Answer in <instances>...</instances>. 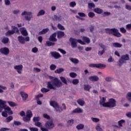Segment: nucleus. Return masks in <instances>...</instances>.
I'll use <instances>...</instances> for the list:
<instances>
[{
  "label": "nucleus",
  "mask_w": 131,
  "mask_h": 131,
  "mask_svg": "<svg viewBox=\"0 0 131 131\" xmlns=\"http://www.w3.org/2000/svg\"><path fill=\"white\" fill-rule=\"evenodd\" d=\"M96 129L97 131H103V129L100 127L99 125H97V126L96 127Z\"/></svg>",
  "instance_id": "60"
},
{
  "label": "nucleus",
  "mask_w": 131,
  "mask_h": 131,
  "mask_svg": "<svg viewBox=\"0 0 131 131\" xmlns=\"http://www.w3.org/2000/svg\"><path fill=\"white\" fill-rule=\"evenodd\" d=\"M70 60L72 63H74V64H78L79 63V60L76 58H70Z\"/></svg>",
  "instance_id": "28"
},
{
  "label": "nucleus",
  "mask_w": 131,
  "mask_h": 131,
  "mask_svg": "<svg viewBox=\"0 0 131 131\" xmlns=\"http://www.w3.org/2000/svg\"><path fill=\"white\" fill-rule=\"evenodd\" d=\"M100 101H99V104L101 106H103V107H106L104 105H105L106 103L105 102H106V99L105 97H100Z\"/></svg>",
  "instance_id": "18"
},
{
  "label": "nucleus",
  "mask_w": 131,
  "mask_h": 131,
  "mask_svg": "<svg viewBox=\"0 0 131 131\" xmlns=\"http://www.w3.org/2000/svg\"><path fill=\"white\" fill-rule=\"evenodd\" d=\"M60 79L61 81H60L58 78H55L52 79L51 81L48 82L47 88L50 89V90H57V88H61L63 85V83L66 84V85H68V83L67 82V80L66 78L64 77H60Z\"/></svg>",
  "instance_id": "1"
},
{
  "label": "nucleus",
  "mask_w": 131,
  "mask_h": 131,
  "mask_svg": "<svg viewBox=\"0 0 131 131\" xmlns=\"http://www.w3.org/2000/svg\"><path fill=\"white\" fill-rule=\"evenodd\" d=\"M125 9L128 10L129 11L131 10V6L128 5H125Z\"/></svg>",
  "instance_id": "64"
},
{
  "label": "nucleus",
  "mask_w": 131,
  "mask_h": 131,
  "mask_svg": "<svg viewBox=\"0 0 131 131\" xmlns=\"http://www.w3.org/2000/svg\"><path fill=\"white\" fill-rule=\"evenodd\" d=\"M105 33L107 34H113L114 36L117 37H120L121 36V34L119 33V31L117 29L112 28V29H105Z\"/></svg>",
  "instance_id": "2"
},
{
  "label": "nucleus",
  "mask_w": 131,
  "mask_h": 131,
  "mask_svg": "<svg viewBox=\"0 0 131 131\" xmlns=\"http://www.w3.org/2000/svg\"><path fill=\"white\" fill-rule=\"evenodd\" d=\"M50 89H46V88H42L41 89V92L42 93H48L49 92H50Z\"/></svg>",
  "instance_id": "52"
},
{
  "label": "nucleus",
  "mask_w": 131,
  "mask_h": 131,
  "mask_svg": "<svg viewBox=\"0 0 131 131\" xmlns=\"http://www.w3.org/2000/svg\"><path fill=\"white\" fill-rule=\"evenodd\" d=\"M63 71H64V69L63 68H60L55 71V73H58V74H60V73H62Z\"/></svg>",
  "instance_id": "39"
},
{
  "label": "nucleus",
  "mask_w": 131,
  "mask_h": 131,
  "mask_svg": "<svg viewBox=\"0 0 131 131\" xmlns=\"http://www.w3.org/2000/svg\"><path fill=\"white\" fill-rule=\"evenodd\" d=\"M43 116L44 118H46V119H51L50 116L47 114H43Z\"/></svg>",
  "instance_id": "58"
},
{
  "label": "nucleus",
  "mask_w": 131,
  "mask_h": 131,
  "mask_svg": "<svg viewBox=\"0 0 131 131\" xmlns=\"http://www.w3.org/2000/svg\"><path fill=\"white\" fill-rule=\"evenodd\" d=\"M83 40H84L85 42H86V43H90V42H91V40L89 37H83Z\"/></svg>",
  "instance_id": "40"
},
{
  "label": "nucleus",
  "mask_w": 131,
  "mask_h": 131,
  "mask_svg": "<svg viewBox=\"0 0 131 131\" xmlns=\"http://www.w3.org/2000/svg\"><path fill=\"white\" fill-rule=\"evenodd\" d=\"M56 36H57V33L55 32L50 36L49 38V40L50 41H53V42L57 41V38H56Z\"/></svg>",
  "instance_id": "14"
},
{
  "label": "nucleus",
  "mask_w": 131,
  "mask_h": 131,
  "mask_svg": "<svg viewBox=\"0 0 131 131\" xmlns=\"http://www.w3.org/2000/svg\"><path fill=\"white\" fill-rule=\"evenodd\" d=\"M77 103L80 105V106H83L84 105V101L83 100L79 99L77 100Z\"/></svg>",
  "instance_id": "34"
},
{
  "label": "nucleus",
  "mask_w": 131,
  "mask_h": 131,
  "mask_svg": "<svg viewBox=\"0 0 131 131\" xmlns=\"http://www.w3.org/2000/svg\"><path fill=\"white\" fill-rule=\"evenodd\" d=\"M15 33V31L12 30H8V32H7L5 34V35L6 36H10V35H12V34H14Z\"/></svg>",
  "instance_id": "27"
},
{
  "label": "nucleus",
  "mask_w": 131,
  "mask_h": 131,
  "mask_svg": "<svg viewBox=\"0 0 131 131\" xmlns=\"http://www.w3.org/2000/svg\"><path fill=\"white\" fill-rule=\"evenodd\" d=\"M73 123H74V120L73 119L69 120L68 121V126H71Z\"/></svg>",
  "instance_id": "42"
},
{
  "label": "nucleus",
  "mask_w": 131,
  "mask_h": 131,
  "mask_svg": "<svg viewBox=\"0 0 131 131\" xmlns=\"http://www.w3.org/2000/svg\"><path fill=\"white\" fill-rule=\"evenodd\" d=\"M96 5L94 3H89L88 4V8L89 9H92V8H95Z\"/></svg>",
  "instance_id": "50"
},
{
  "label": "nucleus",
  "mask_w": 131,
  "mask_h": 131,
  "mask_svg": "<svg viewBox=\"0 0 131 131\" xmlns=\"http://www.w3.org/2000/svg\"><path fill=\"white\" fill-rule=\"evenodd\" d=\"M58 51L60 52V53H61V54H62L63 55L66 54V51H65V50H64L62 49L58 48Z\"/></svg>",
  "instance_id": "56"
},
{
  "label": "nucleus",
  "mask_w": 131,
  "mask_h": 131,
  "mask_svg": "<svg viewBox=\"0 0 131 131\" xmlns=\"http://www.w3.org/2000/svg\"><path fill=\"white\" fill-rule=\"evenodd\" d=\"M104 106L108 108H113L114 107H116V100L113 98L110 99L108 102H106Z\"/></svg>",
  "instance_id": "6"
},
{
  "label": "nucleus",
  "mask_w": 131,
  "mask_h": 131,
  "mask_svg": "<svg viewBox=\"0 0 131 131\" xmlns=\"http://www.w3.org/2000/svg\"><path fill=\"white\" fill-rule=\"evenodd\" d=\"M35 125H36V126H38V127H40V128H41V127H42V124H41V123H40V122H35Z\"/></svg>",
  "instance_id": "49"
},
{
  "label": "nucleus",
  "mask_w": 131,
  "mask_h": 131,
  "mask_svg": "<svg viewBox=\"0 0 131 131\" xmlns=\"http://www.w3.org/2000/svg\"><path fill=\"white\" fill-rule=\"evenodd\" d=\"M56 68H57V66L54 64H52L50 67V70H55Z\"/></svg>",
  "instance_id": "53"
},
{
  "label": "nucleus",
  "mask_w": 131,
  "mask_h": 131,
  "mask_svg": "<svg viewBox=\"0 0 131 131\" xmlns=\"http://www.w3.org/2000/svg\"><path fill=\"white\" fill-rule=\"evenodd\" d=\"M57 27L59 30H65V28L61 24H58L57 25Z\"/></svg>",
  "instance_id": "44"
},
{
  "label": "nucleus",
  "mask_w": 131,
  "mask_h": 131,
  "mask_svg": "<svg viewBox=\"0 0 131 131\" xmlns=\"http://www.w3.org/2000/svg\"><path fill=\"white\" fill-rule=\"evenodd\" d=\"M4 109L5 110V112L8 113L10 111L11 108L9 106H7V105H6V101L0 99V113L3 112V110H4Z\"/></svg>",
  "instance_id": "4"
},
{
  "label": "nucleus",
  "mask_w": 131,
  "mask_h": 131,
  "mask_svg": "<svg viewBox=\"0 0 131 131\" xmlns=\"http://www.w3.org/2000/svg\"><path fill=\"white\" fill-rule=\"evenodd\" d=\"M32 52L33 53H37V52H38V49H37L36 47H34L32 48Z\"/></svg>",
  "instance_id": "59"
},
{
  "label": "nucleus",
  "mask_w": 131,
  "mask_h": 131,
  "mask_svg": "<svg viewBox=\"0 0 131 131\" xmlns=\"http://www.w3.org/2000/svg\"><path fill=\"white\" fill-rule=\"evenodd\" d=\"M46 14V11L44 10H40L37 14V17H39V16H42Z\"/></svg>",
  "instance_id": "30"
},
{
  "label": "nucleus",
  "mask_w": 131,
  "mask_h": 131,
  "mask_svg": "<svg viewBox=\"0 0 131 131\" xmlns=\"http://www.w3.org/2000/svg\"><path fill=\"white\" fill-rule=\"evenodd\" d=\"M13 119V116H9L8 117L6 118V121L7 122H10L12 121V120Z\"/></svg>",
  "instance_id": "51"
},
{
  "label": "nucleus",
  "mask_w": 131,
  "mask_h": 131,
  "mask_svg": "<svg viewBox=\"0 0 131 131\" xmlns=\"http://www.w3.org/2000/svg\"><path fill=\"white\" fill-rule=\"evenodd\" d=\"M92 121L94 122H99L100 121V119L97 118H92Z\"/></svg>",
  "instance_id": "57"
},
{
  "label": "nucleus",
  "mask_w": 131,
  "mask_h": 131,
  "mask_svg": "<svg viewBox=\"0 0 131 131\" xmlns=\"http://www.w3.org/2000/svg\"><path fill=\"white\" fill-rule=\"evenodd\" d=\"M0 53L1 54H4V55H6L7 56L9 55L10 53V50H9V48L7 47L2 48L0 49Z\"/></svg>",
  "instance_id": "12"
},
{
  "label": "nucleus",
  "mask_w": 131,
  "mask_h": 131,
  "mask_svg": "<svg viewBox=\"0 0 131 131\" xmlns=\"http://www.w3.org/2000/svg\"><path fill=\"white\" fill-rule=\"evenodd\" d=\"M14 69L16 70L17 72H18L19 74H21V73H22V70L23 69V66L21 64L15 66H14Z\"/></svg>",
  "instance_id": "13"
},
{
  "label": "nucleus",
  "mask_w": 131,
  "mask_h": 131,
  "mask_svg": "<svg viewBox=\"0 0 131 131\" xmlns=\"http://www.w3.org/2000/svg\"><path fill=\"white\" fill-rule=\"evenodd\" d=\"M121 58L123 60L128 61L129 60V56L128 54L124 55L121 56Z\"/></svg>",
  "instance_id": "26"
},
{
  "label": "nucleus",
  "mask_w": 131,
  "mask_h": 131,
  "mask_svg": "<svg viewBox=\"0 0 131 131\" xmlns=\"http://www.w3.org/2000/svg\"><path fill=\"white\" fill-rule=\"evenodd\" d=\"M123 63H124V60L122 59V58H121L119 60V61L118 62V65L120 67H121V66H122V64H123Z\"/></svg>",
  "instance_id": "37"
},
{
  "label": "nucleus",
  "mask_w": 131,
  "mask_h": 131,
  "mask_svg": "<svg viewBox=\"0 0 131 131\" xmlns=\"http://www.w3.org/2000/svg\"><path fill=\"white\" fill-rule=\"evenodd\" d=\"M50 29L49 28L43 29L42 31H40L38 33L39 35H42V34H46Z\"/></svg>",
  "instance_id": "24"
},
{
  "label": "nucleus",
  "mask_w": 131,
  "mask_h": 131,
  "mask_svg": "<svg viewBox=\"0 0 131 131\" xmlns=\"http://www.w3.org/2000/svg\"><path fill=\"white\" fill-rule=\"evenodd\" d=\"M70 77H72V78H75V77L77 76V74L74 72H72L70 73Z\"/></svg>",
  "instance_id": "45"
},
{
  "label": "nucleus",
  "mask_w": 131,
  "mask_h": 131,
  "mask_svg": "<svg viewBox=\"0 0 131 131\" xmlns=\"http://www.w3.org/2000/svg\"><path fill=\"white\" fill-rule=\"evenodd\" d=\"M89 79L91 80V81H99V77L96 75L91 76L89 77Z\"/></svg>",
  "instance_id": "19"
},
{
  "label": "nucleus",
  "mask_w": 131,
  "mask_h": 131,
  "mask_svg": "<svg viewBox=\"0 0 131 131\" xmlns=\"http://www.w3.org/2000/svg\"><path fill=\"white\" fill-rule=\"evenodd\" d=\"M11 28H12V30H13L14 31V33L15 32H16V33H18L19 34L20 32H19V29H18V28H17V27L15 26H12Z\"/></svg>",
  "instance_id": "36"
},
{
  "label": "nucleus",
  "mask_w": 131,
  "mask_h": 131,
  "mask_svg": "<svg viewBox=\"0 0 131 131\" xmlns=\"http://www.w3.org/2000/svg\"><path fill=\"white\" fill-rule=\"evenodd\" d=\"M53 20L54 21H61V17L60 16H58L56 15H54Z\"/></svg>",
  "instance_id": "32"
},
{
  "label": "nucleus",
  "mask_w": 131,
  "mask_h": 131,
  "mask_svg": "<svg viewBox=\"0 0 131 131\" xmlns=\"http://www.w3.org/2000/svg\"><path fill=\"white\" fill-rule=\"evenodd\" d=\"M104 53H105V50L99 51L98 52V55H99V56H102Z\"/></svg>",
  "instance_id": "62"
},
{
  "label": "nucleus",
  "mask_w": 131,
  "mask_h": 131,
  "mask_svg": "<svg viewBox=\"0 0 131 131\" xmlns=\"http://www.w3.org/2000/svg\"><path fill=\"white\" fill-rule=\"evenodd\" d=\"M55 43L54 42H52L49 41L46 42V46L48 47H52V46H55Z\"/></svg>",
  "instance_id": "43"
},
{
  "label": "nucleus",
  "mask_w": 131,
  "mask_h": 131,
  "mask_svg": "<svg viewBox=\"0 0 131 131\" xmlns=\"http://www.w3.org/2000/svg\"><path fill=\"white\" fill-rule=\"evenodd\" d=\"M93 11L97 14H102L103 12V9L99 8H95Z\"/></svg>",
  "instance_id": "23"
},
{
  "label": "nucleus",
  "mask_w": 131,
  "mask_h": 131,
  "mask_svg": "<svg viewBox=\"0 0 131 131\" xmlns=\"http://www.w3.org/2000/svg\"><path fill=\"white\" fill-rule=\"evenodd\" d=\"M89 67H91L92 68H98V69H104L106 68V64H104L103 63H97V64H90L89 65Z\"/></svg>",
  "instance_id": "8"
},
{
  "label": "nucleus",
  "mask_w": 131,
  "mask_h": 131,
  "mask_svg": "<svg viewBox=\"0 0 131 131\" xmlns=\"http://www.w3.org/2000/svg\"><path fill=\"white\" fill-rule=\"evenodd\" d=\"M91 87L89 84L84 85V91H87V92H90V90H91Z\"/></svg>",
  "instance_id": "35"
},
{
  "label": "nucleus",
  "mask_w": 131,
  "mask_h": 131,
  "mask_svg": "<svg viewBox=\"0 0 131 131\" xmlns=\"http://www.w3.org/2000/svg\"><path fill=\"white\" fill-rule=\"evenodd\" d=\"M51 56L54 57L55 59H59V58H61V55L59 54V53L56 52H51L50 53Z\"/></svg>",
  "instance_id": "15"
},
{
  "label": "nucleus",
  "mask_w": 131,
  "mask_h": 131,
  "mask_svg": "<svg viewBox=\"0 0 131 131\" xmlns=\"http://www.w3.org/2000/svg\"><path fill=\"white\" fill-rule=\"evenodd\" d=\"M83 112V111L82 110V109L79 108V107H77V108L74 110L72 111V113H82Z\"/></svg>",
  "instance_id": "22"
},
{
  "label": "nucleus",
  "mask_w": 131,
  "mask_h": 131,
  "mask_svg": "<svg viewBox=\"0 0 131 131\" xmlns=\"http://www.w3.org/2000/svg\"><path fill=\"white\" fill-rule=\"evenodd\" d=\"M124 122H125V121L124 120H121L118 122V125L121 127H122V123H124Z\"/></svg>",
  "instance_id": "54"
},
{
  "label": "nucleus",
  "mask_w": 131,
  "mask_h": 131,
  "mask_svg": "<svg viewBox=\"0 0 131 131\" xmlns=\"http://www.w3.org/2000/svg\"><path fill=\"white\" fill-rule=\"evenodd\" d=\"M31 15H32V12H27L26 11H25L21 13V16H25V18L27 21H30V20H31V18H32V17L28 16H31Z\"/></svg>",
  "instance_id": "9"
},
{
  "label": "nucleus",
  "mask_w": 131,
  "mask_h": 131,
  "mask_svg": "<svg viewBox=\"0 0 131 131\" xmlns=\"http://www.w3.org/2000/svg\"><path fill=\"white\" fill-rule=\"evenodd\" d=\"M78 15L80 16V17H85L86 15L83 12H79L78 13Z\"/></svg>",
  "instance_id": "61"
},
{
  "label": "nucleus",
  "mask_w": 131,
  "mask_h": 131,
  "mask_svg": "<svg viewBox=\"0 0 131 131\" xmlns=\"http://www.w3.org/2000/svg\"><path fill=\"white\" fill-rule=\"evenodd\" d=\"M50 106H52V107H53L54 108V111L56 112H58V113H61L62 111H63V108L62 107H60V105H59V103L55 101H50Z\"/></svg>",
  "instance_id": "3"
},
{
  "label": "nucleus",
  "mask_w": 131,
  "mask_h": 131,
  "mask_svg": "<svg viewBox=\"0 0 131 131\" xmlns=\"http://www.w3.org/2000/svg\"><path fill=\"white\" fill-rule=\"evenodd\" d=\"M20 94L23 101H26L28 99V94H26L25 92L21 91L20 92Z\"/></svg>",
  "instance_id": "17"
},
{
  "label": "nucleus",
  "mask_w": 131,
  "mask_h": 131,
  "mask_svg": "<svg viewBox=\"0 0 131 131\" xmlns=\"http://www.w3.org/2000/svg\"><path fill=\"white\" fill-rule=\"evenodd\" d=\"M99 46L101 49H102L103 51H107V47L104 45V44L100 43L99 44Z\"/></svg>",
  "instance_id": "33"
},
{
  "label": "nucleus",
  "mask_w": 131,
  "mask_h": 131,
  "mask_svg": "<svg viewBox=\"0 0 131 131\" xmlns=\"http://www.w3.org/2000/svg\"><path fill=\"white\" fill-rule=\"evenodd\" d=\"M19 31L24 36H27L28 35V33L27 32V30H26V28L24 27L20 28L19 29Z\"/></svg>",
  "instance_id": "16"
},
{
  "label": "nucleus",
  "mask_w": 131,
  "mask_h": 131,
  "mask_svg": "<svg viewBox=\"0 0 131 131\" xmlns=\"http://www.w3.org/2000/svg\"><path fill=\"white\" fill-rule=\"evenodd\" d=\"M8 103L11 107H15V106H17V104L12 101H8Z\"/></svg>",
  "instance_id": "46"
},
{
  "label": "nucleus",
  "mask_w": 131,
  "mask_h": 131,
  "mask_svg": "<svg viewBox=\"0 0 131 131\" xmlns=\"http://www.w3.org/2000/svg\"><path fill=\"white\" fill-rule=\"evenodd\" d=\"M76 128H77V129H78V130H80V129H83V128H84V125H83V124H79L76 126Z\"/></svg>",
  "instance_id": "29"
},
{
  "label": "nucleus",
  "mask_w": 131,
  "mask_h": 131,
  "mask_svg": "<svg viewBox=\"0 0 131 131\" xmlns=\"http://www.w3.org/2000/svg\"><path fill=\"white\" fill-rule=\"evenodd\" d=\"M40 120V118L39 117H34L33 119L34 122H38Z\"/></svg>",
  "instance_id": "47"
},
{
  "label": "nucleus",
  "mask_w": 131,
  "mask_h": 131,
  "mask_svg": "<svg viewBox=\"0 0 131 131\" xmlns=\"http://www.w3.org/2000/svg\"><path fill=\"white\" fill-rule=\"evenodd\" d=\"M2 42L3 43H8L9 42V38L8 37H4L2 40Z\"/></svg>",
  "instance_id": "41"
},
{
  "label": "nucleus",
  "mask_w": 131,
  "mask_h": 131,
  "mask_svg": "<svg viewBox=\"0 0 131 131\" xmlns=\"http://www.w3.org/2000/svg\"><path fill=\"white\" fill-rule=\"evenodd\" d=\"M55 33H56V35L57 34V38H62V37L65 35V33L62 31H57Z\"/></svg>",
  "instance_id": "20"
},
{
  "label": "nucleus",
  "mask_w": 131,
  "mask_h": 131,
  "mask_svg": "<svg viewBox=\"0 0 131 131\" xmlns=\"http://www.w3.org/2000/svg\"><path fill=\"white\" fill-rule=\"evenodd\" d=\"M17 38L20 43H22L23 45L25 43V38H24V37L23 36H19Z\"/></svg>",
  "instance_id": "21"
},
{
  "label": "nucleus",
  "mask_w": 131,
  "mask_h": 131,
  "mask_svg": "<svg viewBox=\"0 0 131 131\" xmlns=\"http://www.w3.org/2000/svg\"><path fill=\"white\" fill-rule=\"evenodd\" d=\"M112 78L111 77H106L105 78V80H106L107 82H110V81H112Z\"/></svg>",
  "instance_id": "55"
},
{
  "label": "nucleus",
  "mask_w": 131,
  "mask_h": 131,
  "mask_svg": "<svg viewBox=\"0 0 131 131\" xmlns=\"http://www.w3.org/2000/svg\"><path fill=\"white\" fill-rule=\"evenodd\" d=\"M72 83L74 84V85H77L79 83V80L78 79H74L72 81Z\"/></svg>",
  "instance_id": "31"
},
{
  "label": "nucleus",
  "mask_w": 131,
  "mask_h": 131,
  "mask_svg": "<svg viewBox=\"0 0 131 131\" xmlns=\"http://www.w3.org/2000/svg\"><path fill=\"white\" fill-rule=\"evenodd\" d=\"M113 45V47H114V48H122V45L120 44V43L119 42H114L112 43Z\"/></svg>",
  "instance_id": "25"
},
{
  "label": "nucleus",
  "mask_w": 131,
  "mask_h": 131,
  "mask_svg": "<svg viewBox=\"0 0 131 131\" xmlns=\"http://www.w3.org/2000/svg\"><path fill=\"white\" fill-rule=\"evenodd\" d=\"M30 130L31 131H38V128L36 127H30Z\"/></svg>",
  "instance_id": "63"
},
{
  "label": "nucleus",
  "mask_w": 131,
  "mask_h": 131,
  "mask_svg": "<svg viewBox=\"0 0 131 131\" xmlns=\"http://www.w3.org/2000/svg\"><path fill=\"white\" fill-rule=\"evenodd\" d=\"M95 13L93 12H90L88 13V16L90 18H94V17H95Z\"/></svg>",
  "instance_id": "48"
},
{
  "label": "nucleus",
  "mask_w": 131,
  "mask_h": 131,
  "mask_svg": "<svg viewBox=\"0 0 131 131\" xmlns=\"http://www.w3.org/2000/svg\"><path fill=\"white\" fill-rule=\"evenodd\" d=\"M33 116L32 112L30 110H28L26 113V116L23 118V120L25 122H29L31 119V117Z\"/></svg>",
  "instance_id": "7"
},
{
  "label": "nucleus",
  "mask_w": 131,
  "mask_h": 131,
  "mask_svg": "<svg viewBox=\"0 0 131 131\" xmlns=\"http://www.w3.org/2000/svg\"><path fill=\"white\" fill-rule=\"evenodd\" d=\"M45 127L49 129H53L55 127V124L53 121H48L45 123Z\"/></svg>",
  "instance_id": "10"
},
{
  "label": "nucleus",
  "mask_w": 131,
  "mask_h": 131,
  "mask_svg": "<svg viewBox=\"0 0 131 131\" xmlns=\"http://www.w3.org/2000/svg\"><path fill=\"white\" fill-rule=\"evenodd\" d=\"M126 98L127 100L129 101V102H131V92L127 93Z\"/></svg>",
  "instance_id": "38"
},
{
  "label": "nucleus",
  "mask_w": 131,
  "mask_h": 131,
  "mask_svg": "<svg viewBox=\"0 0 131 131\" xmlns=\"http://www.w3.org/2000/svg\"><path fill=\"white\" fill-rule=\"evenodd\" d=\"M4 109L5 110V112L8 113L10 111L11 108L9 106H7V105H6V101L0 99V113L3 112V110H4Z\"/></svg>",
  "instance_id": "5"
},
{
  "label": "nucleus",
  "mask_w": 131,
  "mask_h": 131,
  "mask_svg": "<svg viewBox=\"0 0 131 131\" xmlns=\"http://www.w3.org/2000/svg\"><path fill=\"white\" fill-rule=\"evenodd\" d=\"M70 42H71V46L73 49L77 48V40L72 37L70 38Z\"/></svg>",
  "instance_id": "11"
}]
</instances>
